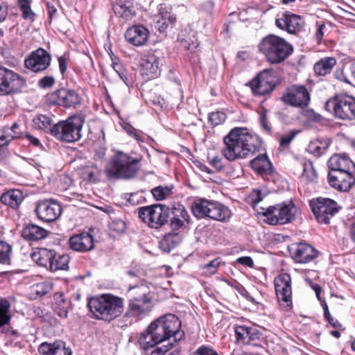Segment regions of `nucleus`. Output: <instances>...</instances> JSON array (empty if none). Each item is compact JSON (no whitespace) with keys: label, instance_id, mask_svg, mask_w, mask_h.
<instances>
[{"label":"nucleus","instance_id":"16","mask_svg":"<svg viewBox=\"0 0 355 355\" xmlns=\"http://www.w3.org/2000/svg\"><path fill=\"white\" fill-rule=\"evenodd\" d=\"M275 71L266 69L261 71L250 83V87L254 94L262 96L270 93L275 87Z\"/></svg>","mask_w":355,"mask_h":355},{"label":"nucleus","instance_id":"19","mask_svg":"<svg viewBox=\"0 0 355 355\" xmlns=\"http://www.w3.org/2000/svg\"><path fill=\"white\" fill-rule=\"evenodd\" d=\"M51 56L44 49L33 51L24 60L25 67L34 73L45 71L51 64Z\"/></svg>","mask_w":355,"mask_h":355},{"label":"nucleus","instance_id":"35","mask_svg":"<svg viewBox=\"0 0 355 355\" xmlns=\"http://www.w3.org/2000/svg\"><path fill=\"white\" fill-rule=\"evenodd\" d=\"M251 167L260 174L270 173L271 164L266 155H259L250 161Z\"/></svg>","mask_w":355,"mask_h":355},{"label":"nucleus","instance_id":"22","mask_svg":"<svg viewBox=\"0 0 355 355\" xmlns=\"http://www.w3.org/2000/svg\"><path fill=\"white\" fill-rule=\"evenodd\" d=\"M275 24L279 28L293 34L302 28L304 21L300 16L287 11L276 19Z\"/></svg>","mask_w":355,"mask_h":355},{"label":"nucleus","instance_id":"36","mask_svg":"<svg viewBox=\"0 0 355 355\" xmlns=\"http://www.w3.org/2000/svg\"><path fill=\"white\" fill-rule=\"evenodd\" d=\"M69 257L67 254H59L55 252V256H54L53 260L51 261V264L49 270L55 272L59 270H66L69 268Z\"/></svg>","mask_w":355,"mask_h":355},{"label":"nucleus","instance_id":"61","mask_svg":"<svg viewBox=\"0 0 355 355\" xmlns=\"http://www.w3.org/2000/svg\"><path fill=\"white\" fill-rule=\"evenodd\" d=\"M186 223L187 222H185L184 220H181L180 218L172 216L170 225L173 230H178L179 229L185 227Z\"/></svg>","mask_w":355,"mask_h":355},{"label":"nucleus","instance_id":"43","mask_svg":"<svg viewBox=\"0 0 355 355\" xmlns=\"http://www.w3.org/2000/svg\"><path fill=\"white\" fill-rule=\"evenodd\" d=\"M2 333L6 334V337L8 338V343L12 347H21V344L19 342L17 341V338L19 337L20 334L15 329H14L11 327H3Z\"/></svg>","mask_w":355,"mask_h":355},{"label":"nucleus","instance_id":"12","mask_svg":"<svg viewBox=\"0 0 355 355\" xmlns=\"http://www.w3.org/2000/svg\"><path fill=\"white\" fill-rule=\"evenodd\" d=\"M310 206L318 223L324 224H329L340 209L335 200L325 198L312 200Z\"/></svg>","mask_w":355,"mask_h":355},{"label":"nucleus","instance_id":"14","mask_svg":"<svg viewBox=\"0 0 355 355\" xmlns=\"http://www.w3.org/2000/svg\"><path fill=\"white\" fill-rule=\"evenodd\" d=\"M25 80L18 73L0 67V95L17 94L21 91Z\"/></svg>","mask_w":355,"mask_h":355},{"label":"nucleus","instance_id":"60","mask_svg":"<svg viewBox=\"0 0 355 355\" xmlns=\"http://www.w3.org/2000/svg\"><path fill=\"white\" fill-rule=\"evenodd\" d=\"M214 8V3L211 1H205L202 3L200 7V10L204 12L205 15H210L212 13Z\"/></svg>","mask_w":355,"mask_h":355},{"label":"nucleus","instance_id":"25","mask_svg":"<svg viewBox=\"0 0 355 355\" xmlns=\"http://www.w3.org/2000/svg\"><path fill=\"white\" fill-rule=\"evenodd\" d=\"M69 244L71 249L81 252H88L94 248V237L87 232L71 236Z\"/></svg>","mask_w":355,"mask_h":355},{"label":"nucleus","instance_id":"30","mask_svg":"<svg viewBox=\"0 0 355 355\" xmlns=\"http://www.w3.org/2000/svg\"><path fill=\"white\" fill-rule=\"evenodd\" d=\"M114 13L126 19L135 15L133 0H117L113 5Z\"/></svg>","mask_w":355,"mask_h":355},{"label":"nucleus","instance_id":"6","mask_svg":"<svg viewBox=\"0 0 355 355\" xmlns=\"http://www.w3.org/2000/svg\"><path fill=\"white\" fill-rule=\"evenodd\" d=\"M140 168L139 160L122 151H117L107 164L105 172L109 178L130 179Z\"/></svg>","mask_w":355,"mask_h":355},{"label":"nucleus","instance_id":"56","mask_svg":"<svg viewBox=\"0 0 355 355\" xmlns=\"http://www.w3.org/2000/svg\"><path fill=\"white\" fill-rule=\"evenodd\" d=\"M259 123L262 129L268 134L271 133V126L268 121L266 111L262 112L259 116Z\"/></svg>","mask_w":355,"mask_h":355},{"label":"nucleus","instance_id":"3","mask_svg":"<svg viewBox=\"0 0 355 355\" xmlns=\"http://www.w3.org/2000/svg\"><path fill=\"white\" fill-rule=\"evenodd\" d=\"M94 318L110 322L123 312V299L112 294H102L91 298L87 304Z\"/></svg>","mask_w":355,"mask_h":355},{"label":"nucleus","instance_id":"11","mask_svg":"<svg viewBox=\"0 0 355 355\" xmlns=\"http://www.w3.org/2000/svg\"><path fill=\"white\" fill-rule=\"evenodd\" d=\"M138 216L150 228L159 229L168 223L171 209L163 204H154L139 207Z\"/></svg>","mask_w":355,"mask_h":355},{"label":"nucleus","instance_id":"52","mask_svg":"<svg viewBox=\"0 0 355 355\" xmlns=\"http://www.w3.org/2000/svg\"><path fill=\"white\" fill-rule=\"evenodd\" d=\"M16 137V135L10 132L8 127H4L2 130L0 131V146L8 145V143Z\"/></svg>","mask_w":355,"mask_h":355},{"label":"nucleus","instance_id":"24","mask_svg":"<svg viewBox=\"0 0 355 355\" xmlns=\"http://www.w3.org/2000/svg\"><path fill=\"white\" fill-rule=\"evenodd\" d=\"M159 58L154 54L148 55L141 59V74L147 80L157 77L159 75Z\"/></svg>","mask_w":355,"mask_h":355},{"label":"nucleus","instance_id":"32","mask_svg":"<svg viewBox=\"0 0 355 355\" xmlns=\"http://www.w3.org/2000/svg\"><path fill=\"white\" fill-rule=\"evenodd\" d=\"M23 200V193L19 189L9 190L3 193L0 198L2 204L12 209H17L22 202Z\"/></svg>","mask_w":355,"mask_h":355},{"label":"nucleus","instance_id":"4","mask_svg":"<svg viewBox=\"0 0 355 355\" xmlns=\"http://www.w3.org/2000/svg\"><path fill=\"white\" fill-rule=\"evenodd\" d=\"M259 51L272 64L286 60L293 52L291 44L284 38L275 35H268L261 39L258 45Z\"/></svg>","mask_w":355,"mask_h":355},{"label":"nucleus","instance_id":"26","mask_svg":"<svg viewBox=\"0 0 355 355\" xmlns=\"http://www.w3.org/2000/svg\"><path fill=\"white\" fill-rule=\"evenodd\" d=\"M329 171H355V164L345 154H335L328 161Z\"/></svg>","mask_w":355,"mask_h":355},{"label":"nucleus","instance_id":"42","mask_svg":"<svg viewBox=\"0 0 355 355\" xmlns=\"http://www.w3.org/2000/svg\"><path fill=\"white\" fill-rule=\"evenodd\" d=\"M302 178H306L308 182H313L318 178V173L313 166V162L306 160L303 163Z\"/></svg>","mask_w":355,"mask_h":355},{"label":"nucleus","instance_id":"31","mask_svg":"<svg viewBox=\"0 0 355 355\" xmlns=\"http://www.w3.org/2000/svg\"><path fill=\"white\" fill-rule=\"evenodd\" d=\"M21 235L26 241H37L45 239L48 236V231L38 225L28 224L23 228Z\"/></svg>","mask_w":355,"mask_h":355},{"label":"nucleus","instance_id":"48","mask_svg":"<svg viewBox=\"0 0 355 355\" xmlns=\"http://www.w3.org/2000/svg\"><path fill=\"white\" fill-rule=\"evenodd\" d=\"M302 115L309 122L321 123L324 117L315 112L313 109H302Z\"/></svg>","mask_w":355,"mask_h":355},{"label":"nucleus","instance_id":"40","mask_svg":"<svg viewBox=\"0 0 355 355\" xmlns=\"http://www.w3.org/2000/svg\"><path fill=\"white\" fill-rule=\"evenodd\" d=\"M331 141L328 139H318L311 142L309 146L313 153L320 156L325 153L330 145Z\"/></svg>","mask_w":355,"mask_h":355},{"label":"nucleus","instance_id":"10","mask_svg":"<svg viewBox=\"0 0 355 355\" xmlns=\"http://www.w3.org/2000/svg\"><path fill=\"white\" fill-rule=\"evenodd\" d=\"M327 112L338 119L351 121L355 119V98L351 96H336L324 104Z\"/></svg>","mask_w":355,"mask_h":355},{"label":"nucleus","instance_id":"8","mask_svg":"<svg viewBox=\"0 0 355 355\" xmlns=\"http://www.w3.org/2000/svg\"><path fill=\"white\" fill-rule=\"evenodd\" d=\"M84 123L85 119L80 115L69 116L67 120L55 124L51 129V135L60 141H77L82 137Z\"/></svg>","mask_w":355,"mask_h":355},{"label":"nucleus","instance_id":"2","mask_svg":"<svg viewBox=\"0 0 355 355\" xmlns=\"http://www.w3.org/2000/svg\"><path fill=\"white\" fill-rule=\"evenodd\" d=\"M222 154L230 162L244 159L252 155L261 147V141L247 128H235L224 137Z\"/></svg>","mask_w":355,"mask_h":355},{"label":"nucleus","instance_id":"39","mask_svg":"<svg viewBox=\"0 0 355 355\" xmlns=\"http://www.w3.org/2000/svg\"><path fill=\"white\" fill-rule=\"evenodd\" d=\"M174 187L172 184L166 186H158L151 190L153 198L158 201L163 200L173 194Z\"/></svg>","mask_w":355,"mask_h":355},{"label":"nucleus","instance_id":"27","mask_svg":"<svg viewBox=\"0 0 355 355\" xmlns=\"http://www.w3.org/2000/svg\"><path fill=\"white\" fill-rule=\"evenodd\" d=\"M125 37L129 43L135 46H142L148 40V31L143 26H134L126 31Z\"/></svg>","mask_w":355,"mask_h":355},{"label":"nucleus","instance_id":"44","mask_svg":"<svg viewBox=\"0 0 355 355\" xmlns=\"http://www.w3.org/2000/svg\"><path fill=\"white\" fill-rule=\"evenodd\" d=\"M109 229L113 236H119L125 230V223L121 219H114L110 223Z\"/></svg>","mask_w":355,"mask_h":355},{"label":"nucleus","instance_id":"50","mask_svg":"<svg viewBox=\"0 0 355 355\" xmlns=\"http://www.w3.org/2000/svg\"><path fill=\"white\" fill-rule=\"evenodd\" d=\"M226 119V114L223 112H214L209 114V123L212 126H216L223 123Z\"/></svg>","mask_w":355,"mask_h":355},{"label":"nucleus","instance_id":"49","mask_svg":"<svg viewBox=\"0 0 355 355\" xmlns=\"http://www.w3.org/2000/svg\"><path fill=\"white\" fill-rule=\"evenodd\" d=\"M171 214H172L173 217L184 220L187 223H189L190 216L184 207L181 205L174 207L173 209L171 210Z\"/></svg>","mask_w":355,"mask_h":355},{"label":"nucleus","instance_id":"21","mask_svg":"<svg viewBox=\"0 0 355 355\" xmlns=\"http://www.w3.org/2000/svg\"><path fill=\"white\" fill-rule=\"evenodd\" d=\"M327 180L331 187L342 192L349 191L355 183L352 172L349 171H329Z\"/></svg>","mask_w":355,"mask_h":355},{"label":"nucleus","instance_id":"20","mask_svg":"<svg viewBox=\"0 0 355 355\" xmlns=\"http://www.w3.org/2000/svg\"><path fill=\"white\" fill-rule=\"evenodd\" d=\"M49 100L51 103L70 107L79 105L81 98L78 93L73 89L61 88L51 93L49 96Z\"/></svg>","mask_w":355,"mask_h":355},{"label":"nucleus","instance_id":"54","mask_svg":"<svg viewBox=\"0 0 355 355\" xmlns=\"http://www.w3.org/2000/svg\"><path fill=\"white\" fill-rule=\"evenodd\" d=\"M328 28L324 23H317V28L315 33V38L318 44H321L324 35L327 33Z\"/></svg>","mask_w":355,"mask_h":355},{"label":"nucleus","instance_id":"1","mask_svg":"<svg viewBox=\"0 0 355 355\" xmlns=\"http://www.w3.org/2000/svg\"><path fill=\"white\" fill-rule=\"evenodd\" d=\"M181 322L174 314H166L152 322L148 329L141 333L139 343L141 347L148 350L158 344L174 337V340L180 339Z\"/></svg>","mask_w":355,"mask_h":355},{"label":"nucleus","instance_id":"57","mask_svg":"<svg viewBox=\"0 0 355 355\" xmlns=\"http://www.w3.org/2000/svg\"><path fill=\"white\" fill-rule=\"evenodd\" d=\"M323 309H324V318H326V320L328 321V322L334 327L335 328H339L341 327V324L337 321V320H334V319L333 318V317L331 316V315L330 314L329 311V309H328V306L327 305L325 304L324 306H323Z\"/></svg>","mask_w":355,"mask_h":355},{"label":"nucleus","instance_id":"38","mask_svg":"<svg viewBox=\"0 0 355 355\" xmlns=\"http://www.w3.org/2000/svg\"><path fill=\"white\" fill-rule=\"evenodd\" d=\"M32 0H17L18 7L21 12V17L25 20L33 21L36 14L31 8Z\"/></svg>","mask_w":355,"mask_h":355},{"label":"nucleus","instance_id":"37","mask_svg":"<svg viewBox=\"0 0 355 355\" xmlns=\"http://www.w3.org/2000/svg\"><path fill=\"white\" fill-rule=\"evenodd\" d=\"M32 122L34 128L44 131L49 130L51 132L53 121L50 116L44 114H37L33 119Z\"/></svg>","mask_w":355,"mask_h":355},{"label":"nucleus","instance_id":"15","mask_svg":"<svg viewBox=\"0 0 355 355\" xmlns=\"http://www.w3.org/2000/svg\"><path fill=\"white\" fill-rule=\"evenodd\" d=\"M35 212L37 218L45 223L54 222L62 214V207L52 198L40 200L37 202Z\"/></svg>","mask_w":355,"mask_h":355},{"label":"nucleus","instance_id":"62","mask_svg":"<svg viewBox=\"0 0 355 355\" xmlns=\"http://www.w3.org/2000/svg\"><path fill=\"white\" fill-rule=\"evenodd\" d=\"M59 69L62 76L64 75L68 65V58L66 55L58 58Z\"/></svg>","mask_w":355,"mask_h":355},{"label":"nucleus","instance_id":"58","mask_svg":"<svg viewBox=\"0 0 355 355\" xmlns=\"http://www.w3.org/2000/svg\"><path fill=\"white\" fill-rule=\"evenodd\" d=\"M193 355H219L216 350L211 347L201 346L196 352H193Z\"/></svg>","mask_w":355,"mask_h":355},{"label":"nucleus","instance_id":"59","mask_svg":"<svg viewBox=\"0 0 355 355\" xmlns=\"http://www.w3.org/2000/svg\"><path fill=\"white\" fill-rule=\"evenodd\" d=\"M112 68L119 75V76L124 81V83H126L128 78L122 64L116 62H113Z\"/></svg>","mask_w":355,"mask_h":355},{"label":"nucleus","instance_id":"63","mask_svg":"<svg viewBox=\"0 0 355 355\" xmlns=\"http://www.w3.org/2000/svg\"><path fill=\"white\" fill-rule=\"evenodd\" d=\"M209 164L212 166L217 171H220L223 169L224 166L222 162V158L216 156L209 160Z\"/></svg>","mask_w":355,"mask_h":355},{"label":"nucleus","instance_id":"51","mask_svg":"<svg viewBox=\"0 0 355 355\" xmlns=\"http://www.w3.org/2000/svg\"><path fill=\"white\" fill-rule=\"evenodd\" d=\"M299 132V130H292L288 134L284 135L279 140L280 147L283 148H287Z\"/></svg>","mask_w":355,"mask_h":355},{"label":"nucleus","instance_id":"28","mask_svg":"<svg viewBox=\"0 0 355 355\" xmlns=\"http://www.w3.org/2000/svg\"><path fill=\"white\" fill-rule=\"evenodd\" d=\"M41 355H71V350L67 348L62 342L53 343H42L39 347Z\"/></svg>","mask_w":355,"mask_h":355},{"label":"nucleus","instance_id":"29","mask_svg":"<svg viewBox=\"0 0 355 355\" xmlns=\"http://www.w3.org/2000/svg\"><path fill=\"white\" fill-rule=\"evenodd\" d=\"M54 256H55V250L41 248L32 253L31 258L37 265L49 270Z\"/></svg>","mask_w":355,"mask_h":355},{"label":"nucleus","instance_id":"7","mask_svg":"<svg viewBox=\"0 0 355 355\" xmlns=\"http://www.w3.org/2000/svg\"><path fill=\"white\" fill-rule=\"evenodd\" d=\"M192 212L198 218H209L220 222H227L232 216V212L227 206L205 198H200L193 203Z\"/></svg>","mask_w":355,"mask_h":355},{"label":"nucleus","instance_id":"23","mask_svg":"<svg viewBox=\"0 0 355 355\" xmlns=\"http://www.w3.org/2000/svg\"><path fill=\"white\" fill-rule=\"evenodd\" d=\"M292 257L299 263H306L318 257V251L306 243H295L291 249Z\"/></svg>","mask_w":355,"mask_h":355},{"label":"nucleus","instance_id":"33","mask_svg":"<svg viewBox=\"0 0 355 355\" xmlns=\"http://www.w3.org/2000/svg\"><path fill=\"white\" fill-rule=\"evenodd\" d=\"M182 241V236L179 233L170 232L164 235L159 242V247L164 252H169L176 248Z\"/></svg>","mask_w":355,"mask_h":355},{"label":"nucleus","instance_id":"17","mask_svg":"<svg viewBox=\"0 0 355 355\" xmlns=\"http://www.w3.org/2000/svg\"><path fill=\"white\" fill-rule=\"evenodd\" d=\"M274 284L280 306L284 309H291L293 304L291 276L287 273H282L275 279Z\"/></svg>","mask_w":355,"mask_h":355},{"label":"nucleus","instance_id":"9","mask_svg":"<svg viewBox=\"0 0 355 355\" xmlns=\"http://www.w3.org/2000/svg\"><path fill=\"white\" fill-rule=\"evenodd\" d=\"M261 214L270 225H284L295 219L297 207L292 200L283 202L266 208L261 207Z\"/></svg>","mask_w":355,"mask_h":355},{"label":"nucleus","instance_id":"41","mask_svg":"<svg viewBox=\"0 0 355 355\" xmlns=\"http://www.w3.org/2000/svg\"><path fill=\"white\" fill-rule=\"evenodd\" d=\"M10 307V302L6 300L2 299L0 301V327H4L9 323L11 317L9 315V310Z\"/></svg>","mask_w":355,"mask_h":355},{"label":"nucleus","instance_id":"47","mask_svg":"<svg viewBox=\"0 0 355 355\" xmlns=\"http://www.w3.org/2000/svg\"><path fill=\"white\" fill-rule=\"evenodd\" d=\"M220 263V258H216L208 263L202 266V273L206 276L214 275L216 273Z\"/></svg>","mask_w":355,"mask_h":355},{"label":"nucleus","instance_id":"34","mask_svg":"<svg viewBox=\"0 0 355 355\" xmlns=\"http://www.w3.org/2000/svg\"><path fill=\"white\" fill-rule=\"evenodd\" d=\"M337 61L333 57H325L318 60L313 67L316 75L324 76L336 66Z\"/></svg>","mask_w":355,"mask_h":355},{"label":"nucleus","instance_id":"64","mask_svg":"<svg viewBox=\"0 0 355 355\" xmlns=\"http://www.w3.org/2000/svg\"><path fill=\"white\" fill-rule=\"evenodd\" d=\"M173 343H169L167 345L161 347H157L153 349L149 355H164L173 346Z\"/></svg>","mask_w":355,"mask_h":355},{"label":"nucleus","instance_id":"5","mask_svg":"<svg viewBox=\"0 0 355 355\" xmlns=\"http://www.w3.org/2000/svg\"><path fill=\"white\" fill-rule=\"evenodd\" d=\"M130 291H132L135 296L128 302L124 318H130L132 322H137L152 310V297L150 296V289L145 280L141 281V286H130Z\"/></svg>","mask_w":355,"mask_h":355},{"label":"nucleus","instance_id":"13","mask_svg":"<svg viewBox=\"0 0 355 355\" xmlns=\"http://www.w3.org/2000/svg\"><path fill=\"white\" fill-rule=\"evenodd\" d=\"M280 99L286 105L304 109L309 105L311 96L305 86L293 85L284 91Z\"/></svg>","mask_w":355,"mask_h":355},{"label":"nucleus","instance_id":"53","mask_svg":"<svg viewBox=\"0 0 355 355\" xmlns=\"http://www.w3.org/2000/svg\"><path fill=\"white\" fill-rule=\"evenodd\" d=\"M51 286L46 282H42L34 285L32 288L33 291L37 297H42L49 292Z\"/></svg>","mask_w":355,"mask_h":355},{"label":"nucleus","instance_id":"46","mask_svg":"<svg viewBox=\"0 0 355 355\" xmlns=\"http://www.w3.org/2000/svg\"><path fill=\"white\" fill-rule=\"evenodd\" d=\"M11 253L12 246L6 241H0V263H9Z\"/></svg>","mask_w":355,"mask_h":355},{"label":"nucleus","instance_id":"55","mask_svg":"<svg viewBox=\"0 0 355 355\" xmlns=\"http://www.w3.org/2000/svg\"><path fill=\"white\" fill-rule=\"evenodd\" d=\"M55 83V80L52 76H46L38 81V86L42 89H48L52 87Z\"/></svg>","mask_w":355,"mask_h":355},{"label":"nucleus","instance_id":"18","mask_svg":"<svg viewBox=\"0 0 355 355\" xmlns=\"http://www.w3.org/2000/svg\"><path fill=\"white\" fill-rule=\"evenodd\" d=\"M234 333L237 345L262 347L260 343L261 334L256 327L236 325L234 326Z\"/></svg>","mask_w":355,"mask_h":355},{"label":"nucleus","instance_id":"45","mask_svg":"<svg viewBox=\"0 0 355 355\" xmlns=\"http://www.w3.org/2000/svg\"><path fill=\"white\" fill-rule=\"evenodd\" d=\"M83 175L87 181L95 182L99 180L101 170L95 166H87L84 169Z\"/></svg>","mask_w":355,"mask_h":355}]
</instances>
